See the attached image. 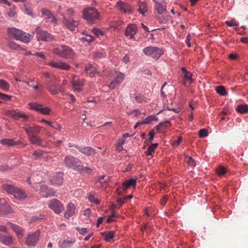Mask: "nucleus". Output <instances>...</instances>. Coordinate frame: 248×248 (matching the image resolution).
I'll return each mask as SVG.
<instances>
[{"label": "nucleus", "mask_w": 248, "mask_h": 248, "mask_svg": "<svg viewBox=\"0 0 248 248\" xmlns=\"http://www.w3.org/2000/svg\"><path fill=\"white\" fill-rule=\"evenodd\" d=\"M7 114L11 116L16 120L22 118L23 120H26L29 118V116L25 113L17 110H8Z\"/></svg>", "instance_id": "obj_19"}, {"label": "nucleus", "mask_w": 248, "mask_h": 248, "mask_svg": "<svg viewBox=\"0 0 248 248\" xmlns=\"http://www.w3.org/2000/svg\"><path fill=\"white\" fill-rule=\"evenodd\" d=\"M0 202L3 204V205L1 207L0 215H3L5 213H11L12 212L11 208L7 203H5L4 199H0Z\"/></svg>", "instance_id": "obj_32"}, {"label": "nucleus", "mask_w": 248, "mask_h": 248, "mask_svg": "<svg viewBox=\"0 0 248 248\" xmlns=\"http://www.w3.org/2000/svg\"><path fill=\"white\" fill-rule=\"evenodd\" d=\"M32 33L36 34V38L38 41L50 42L53 39L52 35L40 27H36L32 31Z\"/></svg>", "instance_id": "obj_4"}, {"label": "nucleus", "mask_w": 248, "mask_h": 248, "mask_svg": "<svg viewBox=\"0 0 248 248\" xmlns=\"http://www.w3.org/2000/svg\"><path fill=\"white\" fill-rule=\"evenodd\" d=\"M23 31L16 28H8V33L9 35L17 40L20 35L23 34Z\"/></svg>", "instance_id": "obj_28"}, {"label": "nucleus", "mask_w": 248, "mask_h": 248, "mask_svg": "<svg viewBox=\"0 0 248 248\" xmlns=\"http://www.w3.org/2000/svg\"><path fill=\"white\" fill-rule=\"evenodd\" d=\"M30 108L37 112L44 115H49L51 109L46 107H44L43 105L36 102H31L28 104Z\"/></svg>", "instance_id": "obj_9"}, {"label": "nucleus", "mask_w": 248, "mask_h": 248, "mask_svg": "<svg viewBox=\"0 0 248 248\" xmlns=\"http://www.w3.org/2000/svg\"><path fill=\"white\" fill-rule=\"evenodd\" d=\"M51 127H52L53 128L58 130L59 131H61L62 129V126L57 123H52Z\"/></svg>", "instance_id": "obj_61"}, {"label": "nucleus", "mask_w": 248, "mask_h": 248, "mask_svg": "<svg viewBox=\"0 0 248 248\" xmlns=\"http://www.w3.org/2000/svg\"><path fill=\"white\" fill-rule=\"evenodd\" d=\"M199 134L200 138L205 137L208 136V131L205 129H202L199 130Z\"/></svg>", "instance_id": "obj_54"}, {"label": "nucleus", "mask_w": 248, "mask_h": 248, "mask_svg": "<svg viewBox=\"0 0 248 248\" xmlns=\"http://www.w3.org/2000/svg\"><path fill=\"white\" fill-rule=\"evenodd\" d=\"M216 172L218 175H223L226 172V168L222 166H220L217 169Z\"/></svg>", "instance_id": "obj_50"}, {"label": "nucleus", "mask_w": 248, "mask_h": 248, "mask_svg": "<svg viewBox=\"0 0 248 248\" xmlns=\"http://www.w3.org/2000/svg\"><path fill=\"white\" fill-rule=\"evenodd\" d=\"M82 40L84 41H87L89 43L92 42L93 41L94 38L91 35H86L85 37L82 38Z\"/></svg>", "instance_id": "obj_57"}, {"label": "nucleus", "mask_w": 248, "mask_h": 248, "mask_svg": "<svg viewBox=\"0 0 248 248\" xmlns=\"http://www.w3.org/2000/svg\"><path fill=\"white\" fill-rule=\"evenodd\" d=\"M48 206L57 214H59L64 209L63 204L57 199L51 200Z\"/></svg>", "instance_id": "obj_11"}, {"label": "nucleus", "mask_w": 248, "mask_h": 248, "mask_svg": "<svg viewBox=\"0 0 248 248\" xmlns=\"http://www.w3.org/2000/svg\"><path fill=\"white\" fill-rule=\"evenodd\" d=\"M0 242L4 245L9 246L14 243V240L10 235H4L0 233Z\"/></svg>", "instance_id": "obj_24"}, {"label": "nucleus", "mask_w": 248, "mask_h": 248, "mask_svg": "<svg viewBox=\"0 0 248 248\" xmlns=\"http://www.w3.org/2000/svg\"><path fill=\"white\" fill-rule=\"evenodd\" d=\"M31 35L23 32V34L20 35L18 38V40H20L24 43H27L30 41Z\"/></svg>", "instance_id": "obj_38"}, {"label": "nucleus", "mask_w": 248, "mask_h": 248, "mask_svg": "<svg viewBox=\"0 0 248 248\" xmlns=\"http://www.w3.org/2000/svg\"><path fill=\"white\" fill-rule=\"evenodd\" d=\"M216 91L218 94L221 96H224L227 94L225 88L222 86H217Z\"/></svg>", "instance_id": "obj_42"}, {"label": "nucleus", "mask_w": 248, "mask_h": 248, "mask_svg": "<svg viewBox=\"0 0 248 248\" xmlns=\"http://www.w3.org/2000/svg\"><path fill=\"white\" fill-rule=\"evenodd\" d=\"M2 188L7 193L13 195L15 198L19 200H24L27 197L26 192L23 190L11 185L4 184L2 185Z\"/></svg>", "instance_id": "obj_2"}, {"label": "nucleus", "mask_w": 248, "mask_h": 248, "mask_svg": "<svg viewBox=\"0 0 248 248\" xmlns=\"http://www.w3.org/2000/svg\"><path fill=\"white\" fill-rule=\"evenodd\" d=\"M75 242V240H65L63 241L62 246H61V248H66L67 247H69L71 245L74 243Z\"/></svg>", "instance_id": "obj_48"}, {"label": "nucleus", "mask_w": 248, "mask_h": 248, "mask_svg": "<svg viewBox=\"0 0 248 248\" xmlns=\"http://www.w3.org/2000/svg\"><path fill=\"white\" fill-rule=\"evenodd\" d=\"M131 98L134 101L137 103H141L142 102L146 101L145 97L143 95L138 93H135L133 95H132Z\"/></svg>", "instance_id": "obj_33"}, {"label": "nucleus", "mask_w": 248, "mask_h": 248, "mask_svg": "<svg viewBox=\"0 0 248 248\" xmlns=\"http://www.w3.org/2000/svg\"><path fill=\"white\" fill-rule=\"evenodd\" d=\"M83 18L89 24H93L99 21L100 16L98 11L94 8L85 9L83 13Z\"/></svg>", "instance_id": "obj_3"}, {"label": "nucleus", "mask_w": 248, "mask_h": 248, "mask_svg": "<svg viewBox=\"0 0 248 248\" xmlns=\"http://www.w3.org/2000/svg\"><path fill=\"white\" fill-rule=\"evenodd\" d=\"M23 31L16 28H8V33L9 35L17 40L20 35L23 34Z\"/></svg>", "instance_id": "obj_29"}, {"label": "nucleus", "mask_w": 248, "mask_h": 248, "mask_svg": "<svg viewBox=\"0 0 248 248\" xmlns=\"http://www.w3.org/2000/svg\"><path fill=\"white\" fill-rule=\"evenodd\" d=\"M125 143V140H123L118 142L117 145L116 147V149L120 152L123 149V144Z\"/></svg>", "instance_id": "obj_52"}, {"label": "nucleus", "mask_w": 248, "mask_h": 248, "mask_svg": "<svg viewBox=\"0 0 248 248\" xmlns=\"http://www.w3.org/2000/svg\"><path fill=\"white\" fill-rule=\"evenodd\" d=\"M45 153V152L41 150H38L34 151L33 153V155L35 159H38L42 156Z\"/></svg>", "instance_id": "obj_46"}, {"label": "nucleus", "mask_w": 248, "mask_h": 248, "mask_svg": "<svg viewBox=\"0 0 248 248\" xmlns=\"http://www.w3.org/2000/svg\"><path fill=\"white\" fill-rule=\"evenodd\" d=\"M28 139L30 142L32 144L42 147H46V145L43 143V140L37 136L29 137Z\"/></svg>", "instance_id": "obj_26"}, {"label": "nucleus", "mask_w": 248, "mask_h": 248, "mask_svg": "<svg viewBox=\"0 0 248 248\" xmlns=\"http://www.w3.org/2000/svg\"><path fill=\"white\" fill-rule=\"evenodd\" d=\"M47 64L53 68L61 70H68L71 68V66L66 62L61 61H50Z\"/></svg>", "instance_id": "obj_14"}, {"label": "nucleus", "mask_w": 248, "mask_h": 248, "mask_svg": "<svg viewBox=\"0 0 248 248\" xmlns=\"http://www.w3.org/2000/svg\"><path fill=\"white\" fill-rule=\"evenodd\" d=\"M10 85L7 81L3 79H0V89L7 91L9 90Z\"/></svg>", "instance_id": "obj_40"}, {"label": "nucleus", "mask_w": 248, "mask_h": 248, "mask_svg": "<svg viewBox=\"0 0 248 248\" xmlns=\"http://www.w3.org/2000/svg\"><path fill=\"white\" fill-rule=\"evenodd\" d=\"M115 7L123 13H131L132 12V7L128 4L121 0L116 2Z\"/></svg>", "instance_id": "obj_13"}, {"label": "nucleus", "mask_w": 248, "mask_h": 248, "mask_svg": "<svg viewBox=\"0 0 248 248\" xmlns=\"http://www.w3.org/2000/svg\"><path fill=\"white\" fill-rule=\"evenodd\" d=\"M236 109L240 113H245L248 112V105L246 104L238 105Z\"/></svg>", "instance_id": "obj_35"}, {"label": "nucleus", "mask_w": 248, "mask_h": 248, "mask_svg": "<svg viewBox=\"0 0 248 248\" xmlns=\"http://www.w3.org/2000/svg\"><path fill=\"white\" fill-rule=\"evenodd\" d=\"M143 52L147 56H150L155 59H158L163 54V50L156 47L150 46L143 49Z\"/></svg>", "instance_id": "obj_8"}, {"label": "nucleus", "mask_w": 248, "mask_h": 248, "mask_svg": "<svg viewBox=\"0 0 248 248\" xmlns=\"http://www.w3.org/2000/svg\"><path fill=\"white\" fill-rule=\"evenodd\" d=\"M76 207L74 203L70 202L66 206L64 216L65 217L69 219V217L73 216L75 214Z\"/></svg>", "instance_id": "obj_20"}, {"label": "nucleus", "mask_w": 248, "mask_h": 248, "mask_svg": "<svg viewBox=\"0 0 248 248\" xmlns=\"http://www.w3.org/2000/svg\"><path fill=\"white\" fill-rule=\"evenodd\" d=\"M63 162L67 167L72 169L78 170L81 168L82 162L78 158L71 155L66 156Z\"/></svg>", "instance_id": "obj_5"}, {"label": "nucleus", "mask_w": 248, "mask_h": 248, "mask_svg": "<svg viewBox=\"0 0 248 248\" xmlns=\"http://www.w3.org/2000/svg\"><path fill=\"white\" fill-rule=\"evenodd\" d=\"M117 217V215L115 213V212L113 211V214L109 216L107 218V222L109 223L112 221H115V218Z\"/></svg>", "instance_id": "obj_56"}, {"label": "nucleus", "mask_w": 248, "mask_h": 248, "mask_svg": "<svg viewBox=\"0 0 248 248\" xmlns=\"http://www.w3.org/2000/svg\"><path fill=\"white\" fill-rule=\"evenodd\" d=\"M136 185V180L135 179L131 178L129 180H125L124 181L122 185V187L120 188L123 189V190H126L127 188L130 186H134Z\"/></svg>", "instance_id": "obj_30"}, {"label": "nucleus", "mask_w": 248, "mask_h": 248, "mask_svg": "<svg viewBox=\"0 0 248 248\" xmlns=\"http://www.w3.org/2000/svg\"><path fill=\"white\" fill-rule=\"evenodd\" d=\"M8 223L13 231L15 232L18 238L22 237L23 235V229L21 227L10 222Z\"/></svg>", "instance_id": "obj_27"}, {"label": "nucleus", "mask_w": 248, "mask_h": 248, "mask_svg": "<svg viewBox=\"0 0 248 248\" xmlns=\"http://www.w3.org/2000/svg\"><path fill=\"white\" fill-rule=\"evenodd\" d=\"M155 8L159 14H162L165 11V9L162 4L159 3H157V5H155Z\"/></svg>", "instance_id": "obj_49"}, {"label": "nucleus", "mask_w": 248, "mask_h": 248, "mask_svg": "<svg viewBox=\"0 0 248 248\" xmlns=\"http://www.w3.org/2000/svg\"><path fill=\"white\" fill-rule=\"evenodd\" d=\"M56 192L51 188H49L46 185H42L40 186V194L43 197L47 198L50 196H56Z\"/></svg>", "instance_id": "obj_15"}, {"label": "nucleus", "mask_w": 248, "mask_h": 248, "mask_svg": "<svg viewBox=\"0 0 248 248\" xmlns=\"http://www.w3.org/2000/svg\"><path fill=\"white\" fill-rule=\"evenodd\" d=\"M0 143L5 145L11 146L16 144V142L12 139H2L0 140Z\"/></svg>", "instance_id": "obj_41"}, {"label": "nucleus", "mask_w": 248, "mask_h": 248, "mask_svg": "<svg viewBox=\"0 0 248 248\" xmlns=\"http://www.w3.org/2000/svg\"><path fill=\"white\" fill-rule=\"evenodd\" d=\"M88 199L91 202L98 204L100 203V201L95 198L94 196L92 194H89Z\"/></svg>", "instance_id": "obj_45"}, {"label": "nucleus", "mask_w": 248, "mask_h": 248, "mask_svg": "<svg viewBox=\"0 0 248 248\" xmlns=\"http://www.w3.org/2000/svg\"><path fill=\"white\" fill-rule=\"evenodd\" d=\"M81 168L79 169L78 170H80L81 172H85L87 174H90L93 170L92 168H90L88 167H83L82 165Z\"/></svg>", "instance_id": "obj_53"}, {"label": "nucleus", "mask_w": 248, "mask_h": 248, "mask_svg": "<svg viewBox=\"0 0 248 248\" xmlns=\"http://www.w3.org/2000/svg\"><path fill=\"white\" fill-rule=\"evenodd\" d=\"M42 128V127L34 124H26L23 127V129L25 130L28 138L37 136V134L40 133Z\"/></svg>", "instance_id": "obj_7"}, {"label": "nucleus", "mask_w": 248, "mask_h": 248, "mask_svg": "<svg viewBox=\"0 0 248 248\" xmlns=\"http://www.w3.org/2000/svg\"><path fill=\"white\" fill-rule=\"evenodd\" d=\"M181 70L184 74V84L185 85H190L193 82L191 73L187 71L184 67H182Z\"/></svg>", "instance_id": "obj_22"}, {"label": "nucleus", "mask_w": 248, "mask_h": 248, "mask_svg": "<svg viewBox=\"0 0 248 248\" xmlns=\"http://www.w3.org/2000/svg\"><path fill=\"white\" fill-rule=\"evenodd\" d=\"M158 146L157 143H154L150 145L145 152L147 155H152L154 154L155 150Z\"/></svg>", "instance_id": "obj_37"}, {"label": "nucleus", "mask_w": 248, "mask_h": 248, "mask_svg": "<svg viewBox=\"0 0 248 248\" xmlns=\"http://www.w3.org/2000/svg\"><path fill=\"white\" fill-rule=\"evenodd\" d=\"M225 23L230 27L238 26V24L234 20L227 21Z\"/></svg>", "instance_id": "obj_63"}, {"label": "nucleus", "mask_w": 248, "mask_h": 248, "mask_svg": "<svg viewBox=\"0 0 248 248\" xmlns=\"http://www.w3.org/2000/svg\"><path fill=\"white\" fill-rule=\"evenodd\" d=\"M46 22H50L54 24V25H56L57 24V19L53 15L51 16L49 19L46 20Z\"/></svg>", "instance_id": "obj_62"}, {"label": "nucleus", "mask_w": 248, "mask_h": 248, "mask_svg": "<svg viewBox=\"0 0 248 248\" xmlns=\"http://www.w3.org/2000/svg\"><path fill=\"white\" fill-rule=\"evenodd\" d=\"M137 31V27L136 25L133 24L127 26L126 29L125 35L129 38H133Z\"/></svg>", "instance_id": "obj_23"}, {"label": "nucleus", "mask_w": 248, "mask_h": 248, "mask_svg": "<svg viewBox=\"0 0 248 248\" xmlns=\"http://www.w3.org/2000/svg\"><path fill=\"white\" fill-rule=\"evenodd\" d=\"M42 16H45L44 18L46 20L49 19L50 17L53 15L49 10L45 8L42 9Z\"/></svg>", "instance_id": "obj_43"}, {"label": "nucleus", "mask_w": 248, "mask_h": 248, "mask_svg": "<svg viewBox=\"0 0 248 248\" xmlns=\"http://www.w3.org/2000/svg\"><path fill=\"white\" fill-rule=\"evenodd\" d=\"M39 231L29 234L25 242V244L28 246H35L38 242L40 236Z\"/></svg>", "instance_id": "obj_10"}, {"label": "nucleus", "mask_w": 248, "mask_h": 248, "mask_svg": "<svg viewBox=\"0 0 248 248\" xmlns=\"http://www.w3.org/2000/svg\"><path fill=\"white\" fill-rule=\"evenodd\" d=\"M93 33L96 36L99 37L100 35H104L105 32L99 29L94 28L92 30Z\"/></svg>", "instance_id": "obj_47"}, {"label": "nucleus", "mask_w": 248, "mask_h": 248, "mask_svg": "<svg viewBox=\"0 0 248 248\" xmlns=\"http://www.w3.org/2000/svg\"><path fill=\"white\" fill-rule=\"evenodd\" d=\"M139 8L138 9V11L140 13L142 14V15H144V14L147 11V7L146 4L144 2H140L139 3Z\"/></svg>", "instance_id": "obj_39"}, {"label": "nucleus", "mask_w": 248, "mask_h": 248, "mask_svg": "<svg viewBox=\"0 0 248 248\" xmlns=\"http://www.w3.org/2000/svg\"><path fill=\"white\" fill-rule=\"evenodd\" d=\"M72 84L75 91L80 92L84 85L83 80L74 77L72 81Z\"/></svg>", "instance_id": "obj_18"}, {"label": "nucleus", "mask_w": 248, "mask_h": 248, "mask_svg": "<svg viewBox=\"0 0 248 248\" xmlns=\"http://www.w3.org/2000/svg\"><path fill=\"white\" fill-rule=\"evenodd\" d=\"M185 161L187 164V165L191 166V167H193L196 165L195 160L190 156L187 155L186 156Z\"/></svg>", "instance_id": "obj_44"}, {"label": "nucleus", "mask_w": 248, "mask_h": 248, "mask_svg": "<svg viewBox=\"0 0 248 248\" xmlns=\"http://www.w3.org/2000/svg\"><path fill=\"white\" fill-rule=\"evenodd\" d=\"M76 230L81 234L85 235L87 232V230L86 228H80L77 227Z\"/></svg>", "instance_id": "obj_60"}, {"label": "nucleus", "mask_w": 248, "mask_h": 248, "mask_svg": "<svg viewBox=\"0 0 248 248\" xmlns=\"http://www.w3.org/2000/svg\"><path fill=\"white\" fill-rule=\"evenodd\" d=\"M74 12L72 9H68L66 11V13L64 14H62V16H63V15L66 16V17H70L71 16H73Z\"/></svg>", "instance_id": "obj_58"}, {"label": "nucleus", "mask_w": 248, "mask_h": 248, "mask_svg": "<svg viewBox=\"0 0 248 248\" xmlns=\"http://www.w3.org/2000/svg\"><path fill=\"white\" fill-rule=\"evenodd\" d=\"M153 121H158V118L154 115L149 116L141 121L137 122L134 126V128H136L139 125L143 124H149Z\"/></svg>", "instance_id": "obj_25"}, {"label": "nucleus", "mask_w": 248, "mask_h": 248, "mask_svg": "<svg viewBox=\"0 0 248 248\" xmlns=\"http://www.w3.org/2000/svg\"><path fill=\"white\" fill-rule=\"evenodd\" d=\"M155 134V132L154 130H152L150 131V132L148 134L149 138L148 139V141L149 142L151 143L152 142L153 139L154 138Z\"/></svg>", "instance_id": "obj_59"}, {"label": "nucleus", "mask_w": 248, "mask_h": 248, "mask_svg": "<svg viewBox=\"0 0 248 248\" xmlns=\"http://www.w3.org/2000/svg\"><path fill=\"white\" fill-rule=\"evenodd\" d=\"M170 125V122L169 121H165L159 123L156 126L155 129L158 133H162L167 127Z\"/></svg>", "instance_id": "obj_31"}, {"label": "nucleus", "mask_w": 248, "mask_h": 248, "mask_svg": "<svg viewBox=\"0 0 248 248\" xmlns=\"http://www.w3.org/2000/svg\"><path fill=\"white\" fill-rule=\"evenodd\" d=\"M124 78L125 75L124 73L120 72H116L112 81L107 82L106 84L109 89L113 90L116 86L123 82Z\"/></svg>", "instance_id": "obj_6"}, {"label": "nucleus", "mask_w": 248, "mask_h": 248, "mask_svg": "<svg viewBox=\"0 0 248 248\" xmlns=\"http://www.w3.org/2000/svg\"><path fill=\"white\" fill-rule=\"evenodd\" d=\"M75 148H76L79 152L87 156L93 155L96 153L95 150L91 147L75 146Z\"/></svg>", "instance_id": "obj_17"}, {"label": "nucleus", "mask_w": 248, "mask_h": 248, "mask_svg": "<svg viewBox=\"0 0 248 248\" xmlns=\"http://www.w3.org/2000/svg\"><path fill=\"white\" fill-rule=\"evenodd\" d=\"M62 23L66 28L72 31H75V29L78 25V22L77 20L68 18L65 15L63 16Z\"/></svg>", "instance_id": "obj_12"}, {"label": "nucleus", "mask_w": 248, "mask_h": 248, "mask_svg": "<svg viewBox=\"0 0 248 248\" xmlns=\"http://www.w3.org/2000/svg\"><path fill=\"white\" fill-rule=\"evenodd\" d=\"M53 53L65 59H73L75 55L73 50L70 46L66 45H60L54 48Z\"/></svg>", "instance_id": "obj_1"}, {"label": "nucleus", "mask_w": 248, "mask_h": 248, "mask_svg": "<svg viewBox=\"0 0 248 248\" xmlns=\"http://www.w3.org/2000/svg\"><path fill=\"white\" fill-rule=\"evenodd\" d=\"M102 235L104 237L106 241H109L114 237V232L110 231L109 232H101Z\"/></svg>", "instance_id": "obj_36"}, {"label": "nucleus", "mask_w": 248, "mask_h": 248, "mask_svg": "<svg viewBox=\"0 0 248 248\" xmlns=\"http://www.w3.org/2000/svg\"><path fill=\"white\" fill-rule=\"evenodd\" d=\"M27 84H28L29 86L32 87L34 89H37L38 88V84L34 80H31L29 82L24 81Z\"/></svg>", "instance_id": "obj_51"}, {"label": "nucleus", "mask_w": 248, "mask_h": 248, "mask_svg": "<svg viewBox=\"0 0 248 248\" xmlns=\"http://www.w3.org/2000/svg\"><path fill=\"white\" fill-rule=\"evenodd\" d=\"M182 140V137H179L178 139L172 143V145L174 146H178Z\"/></svg>", "instance_id": "obj_64"}, {"label": "nucleus", "mask_w": 248, "mask_h": 248, "mask_svg": "<svg viewBox=\"0 0 248 248\" xmlns=\"http://www.w3.org/2000/svg\"><path fill=\"white\" fill-rule=\"evenodd\" d=\"M8 46L11 48L14 49H18L20 48V46L16 44L14 42H9L8 43Z\"/></svg>", "instance_id": "obj_55"}, {"label": "nucleus", "mask_w": 248, "mask_h": 248, "mask_svg": "<svg viewBox=\"0 0 248 248\" xmlns=\"http://www.w3.org/2000/svg\"><path fill=\"white\" fill-rule=\"evenodd\" d=\"M47 90L52 95L58 94L63 91V88L59 86L56 83L51 81L47 87Z\"/></svg>", "instance_id": "obj_16"}, {"label": "nucleus", "mask_w": 248, "mask_h": 248, "mask_svg": "<svg viewBox=\"0 0 248 248\" xmlns=\"http://www.w3.org/2000/svg\"><path fill=\"white\" fill-rule=\"evenodd\" d=\"M85 71L91 77H93L95 73L99 74V73L96 72L95 68L91 64H88L86 65Z\"/></svg>", "instance_id": "obj_34"}, {"label": "nucleus", "mask_w": 248, "mask_h": 248, "mask_svg": "<svg viewBox=\"0 0 248 248\" xmlns=\"http://www.w3.org/2000/svg\"><path fill=\"white\" fill-rule=\"evenodd\" d=\"M63 174L61 172L57 173L50 179V183L54 185L60 186L63 183Z\"/></svg>", "instance_id": "obj_21"}]
</instances>
